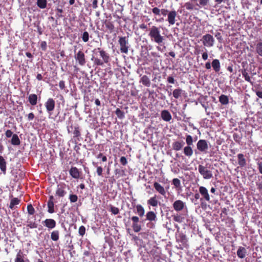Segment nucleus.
Instances as JSON below:
<instances>
[{"mask_svg": "<svg viewBox=\"0 0 262 262\" xmlns=\"http://www.w3.org/2000/svg\"><path fill=\"white\" fill-rule=\"evenodd\" d=\"M115 114L120 119H123L125 117L124 112L120 110L119 108L116 109Z\"/></svg>", "mask_w": 262, "mask_h": 262, "instance_id": "obj_42", "label": "nucleus"}, {"mask_svg": "<svg viewBox=\"0 0 262 262\" xmlns=\"http://www.w3.org/2000/svg\"><path fill=\"white\" fill-rule=\"evenodd\" d=\"M256 52L259 56H262V42H259L256 44Z\"/></svg>", "mask_w": 262, "mask_h": 262, "instance_id": "obj_41", "label": "nucleus"}, {"mask_svg": "<svg viewBox=\"0 0 262 262\" xmlns=\"http://www.w3.org/2000/svg\"><path fill=\"white\" fill-rule=\"evenodd\" d=\"M78 233L81 236H83L85 234V228L84 226H80L78 230Z\"/></svg>", "mask_w": 262, "mask_h": 262, "instance_id": "obj_50", "label": "nucleus"}, {"mask_svg": "<svg viewBox=\"0 0 262 262\" xmlns=\"http://www.w3.org/2000/svg\"><path fill=\"white\" fill-rule=\"evenodd\" d=\"M161 118L165 121H169L171 119L170 113L167 110H163L161 112Z\"/></svg>", "mask_w": 262, "mask_h": 262, "instance_id": "obj_25", "label": "nucleus"}, {"mask_svg": "<svg viewBox=\"0 0 262 262\" xmlns=\"http://www.w3.org/2000/svg\"><path fill=\"white\" fill-rule=\"evenodd\" d=\"M136 208L137 210L136 212L139 216H133L130 218V220L132 221V227L133 230L135 232H139L142 229L139 217H142L144 215L145 209L144 207L140 204L137 205L136 206Z\"/></svg>", "mask_w": 262, "mask_h": 262, "instance_id": "obj_1", "label": "nucleus"}, {"mask_svg": "<svg viewBox=\"0 0 262 262\" xmlns=\"http://www.w3.org/2000/svg\"><path fill=\"white\" fill-rule=\"evenodd\" d=\"M219 102L223 105H227L229 103V98L227 96L222 94L219 97Z\"/></svg>", "mask_w": 262, "mask_h": 262, "instance_id": "obj_35", "label": "nucleus"}, {"mask_svg": "<svg viewBox=\"0 0 262 262\" xmlns=\"http://www.w3.org/2000/svg\"><path fill=\"white\" fill-rule=\"evenodd\" d=\"M74 137L78 138L81 136L80 129L79 126H75L73 131Z\"/></svg>", "mask_w": 262, "mask_h": 262, "instance_id": "obj_45", "label": "nucleus"}, {"mask_svg": "<svg viewBox=\"0 0 262 262\" xmlns=\"http://www.w3.org/2000/svg\"><path fill=\"white\" fill-rule=\"evenodd\" d=\"M110 211L114 215L118 214L119 213V208L112 205L110 207Z\"/></svg>", "mask_w": 262, "mask_h": 262, "instance_id": "obj_49", "label": "nucleus"}, {"mask_svg": "<svg viewBox=\"0 0 262 262\" xmlns=\"http://www.w3.org/2000/svg\"><path fill=\"white\" fill-rule=\"evenodd\" d=\"M47 45L45 41H42L40 42V48L42 51H45L47 50Z\"/></svg>", "mask_w": 262, "mask_h": 262, "instance_id": "obj_57", "label": "nucleus"}, {"mask_svg": "<svg viewBox=\"0 0 262 262\" xmlns=\"http://www.w3.org/2000/svg\"><path fill=\"white\" fill-rule=\"evenodd\" d=\"M185 143L183 141H176L172 143V148L174 150L178 151L181 150L184 146Z\"/></svg>", "mask_w": 262, "mask_h": 262, "instance_id": "obj_26", "label": "nucleus"}, {"mask_svg": "<svg viewBox=\"0 0 262 262\" xmlns=\"http://www.w3.org/2000/svg\"><path fill=\"white\" fill-rule=\"evenodd\" d=\"M212 67L215 72H219L221 69L220 62L219 59H215L212 60Z\"/></svg>", "mask_w": 262, "mask_h": 262, "instance_id": "obj_29", "label": "nucleus"}, {"mask_svg": "<svg viewBox=\"0 0 262 262\" xmlns=\"http://www.w3.org/2000/svg\"><path fill=\"white\" fill-rule=\"evenodd\" d=\"M199 191L206 201L210 202V196L207 189L205 187L201 186L199 188Z\"/></svg>", "mask_w": 262, "mask_h": 262, "instance_id": "obj_21", "label": "nucleus"}, {"mask_svg": "<svg viewBox=\"0 0 262 262\" xmlns=\"http://www.w3.org/2000/svg\"><path fill=\"white\" fill-rule=\"evenodd\" d=\"M42 224L47 228L52 229L56 226V221L52 219H47L42 222Z\"/></svg>", "mask_w": 262, "mask_h": 262, "instance_id": "obj_13", "label": "nucleus"}, {"mask_svg": "<svg viewBox=\"0 0 262 262\" xmlns=\"http://www.w3.org/2000/svg\"><path fill=\"white\" fill-rule=\"evenodd\" d=\"M27 211L29 214L33 215L35 213V209L32 204H28L27 206Z\"/></svg>", "mask_w": 262, "mask_h": 262, "instance_id": "obj_47", "label": "nucleus"}, {"mask_svg": "<svg viewBox=\"0 0 262 262\" xmlns=\"http://www.w3.org/2000/svg\"><path fill=\"white\" fill-rule=\"evenodd\" d=\"M37 5L41 9L45 8L47 6V0H37Z\"/></svg>", "mask_w": 262, "mask_h": 262, "instance_id": "obj_40", "label": "nucleus"}, {"mask_svg": "<svg viewBox=\"0 0 262 262\" xmlns=\"http://www.w3.org/2000/svg\"><path fill=\"white\" fill-rule=\"evenodd\" d=\"M13 135V132L10 129L7 130L5 132V135L7 138H10L11 136L12 137Z\"/></svg>", "mask_w": 262, "mask_h": 262, "instance_id": "obj_60", "label": "nucleus"}, {"mask_svg": "<svg viewBox=\"0 0 262 262\" xmlns=\"http://www.w3.org/2000/svg\"><path fill=\"white\" fill-rule=\"evenodd\" d=\"M257 165L259 171L261 174H262V162H258L257 163Z\"/></svg>", "mask_w": 262, "mask_h": 262, "instance_id": "obj_64", "label": "nucleus"}, {"mask_svg": "<svg viewBox=\"0 0 262 262\" xmlns=\"http://www.w3.org/2000/svg\"><path fill=\"white\" fill-rule=\"evenodd\" d=\"M159 201L156 195L151 197L149 200H147V204L152 207H157Z\"/></svg>", "mask_w": 262, "mask_h": 262, "instance_id": "obj_24", "label": "nucleus"}, {"mask_svg": "<svg viewBox=\"0 0 262 262\" xmlns=\"http://www.w3.org/2000/svg\"><path fill=\"white\" fill-rule=\"evenodd\" d=\"M13 173L16 174V176L15 177V179H16V180H22L25 178V173L20 169L13 170Z\"/></svg>", "mask_w": 262, "mask_h": 262, "instance_id": "obj_20", "label": "nucleus"}, {"mask_svg": "<svg viewBox=\"0 0 262 262\" xmlns=\"http://www.w3.org/2000/svg\"><path fill=\"white\" fill-rule=\"evenodd\" d=\"M59 231L54 230L51 232V239L54 242H57L59 239Z\"/></svg>", "mask_w": 262, "mask_h": 262, "instance_id": "obj_32", "label": "nucleus"}, {"mask_svg": "<svg viewBox=\"0 0 262 262\" xmlns=\"http://www.w3.org/2000/svg\"><path fill=\"white\" fill-rule=\"evenodd\" d=\"M197 149L199 151L204 152L208 149V145L206 140L201 139L196 144Z\"/></svg>", "mask_w": 262, "mask_h": 262, "instance_id": "obj_8", "label": "nucleus"}, {"mask_svg": "<svg viewBox=\"0 0 262 262\" xmlns=\"http://www.w3.org/2000/svg\"><path fill=\"white\" fill-rule=\"evenodd\" d=\"M120 162L122 165L125 166L127 164V161L125 157L122 156L120 158Z\"/></svg>", "mask_w": 262, "mask_h": 262, "instance_id": "obj_55", "label": "nucleus"}, {"mask_svg": "<svg viewBox=\"0 0 262 262\" xmlns=\"http://www.w3.org/2000/svg\"><path fill=\"white\" fill-rule=\"evenodd\" d=\"M0 169L2 172L5 174L6 172V161L2 156H0Z\"/></svg>", "mask_w": 262, "mask_h": 262, "instance_id": "obj_30", "label": "nucleus"}, {"mask_svg": "<svg viewBox=\"0 0 262 262\" xmlns=\"http://www.w3.org/2000/svg\"><path fill=\"white\" fill-rule=\"evenodd\" d=\"M118 43L120 45V50L121 53L127 54L129 49V43L128 37L119 36Z\"/></svg>", "mask_w": 262, "mask_h": 262, "instance_id": "obj_3", "label": "nucleus"}, {"mask_svg": "<svg viewBox=\"0 0 262 262\" xmlns=\"http://www.w3.org/2000/svg\"><path fill=\"white\" fill-rule=\"evenodd\" d=\"M74 58L80 66L85 65L86 63L85 55L82 51L79 50L77 53H75Z\"/></svg>", "mask_w": 262, "mask_h": 262, "instance_id": "obj_6", "label": "nucleus"}, {"mask_svg": "<svg viewBox=\"0 0 262 262\" xmlns=\"http://www.w3.org/2000/svg\"><path fill=\"white\" fill-rule=\"evenodd\" d=\"M209 4V0H199V5L197 4L200 7H204Z\"/></svg>", "mask_w": 262, "mask_h": 262, "instance_id": "obj_48", "label": "nucleus"}, {"mask_svg": "<svg viewBox=\"0 0 262 262\" xmlns=\"http://www.w3.org/2000/svg\"><path fill=\"white\" fill-rule=\"evenodd\" d=\"M59 86L61 90H63L65 88V82L63 80H61L59 82Z\"/></svg>", "mask_w": 262, "mask_h": 262, "instance_id": "obj_63", "label": "nucleus"}, {"mask_svg": "<svg viewBox=\"0 0 262 262\" xmlns=\"http://www.w3.org/2000/svg\"><path fill=\"white\" fill-rule=\"evenodd\" d=\"M185 7L188 10H192L194 8L193 5L190 2H187L185 4Z\"/></svg>", "mask_w": 262, "mask_h": 262, "instance_id": "obj_56", "label": "nucleus"}, {"mask_svg": "<svg viewBox=\"0 0 262 262\" xmlns=\"http://www.w3.org/2000/svg\"><path fill=\"white\" fill-rule=\"evenodd\" d=\"M14 262H30V261L23 252L19 250L15 257Z\"/></svg>", "mask_w": 262, "mask_h": 262, "instance_id": "obj_9", "label": "nucleus"}, {"mask_svg": "<svg viewBox=\"0 0 262 262\" xmlns=\"http://www.w3.org/2000/svg\"><path fill=\"white\" fill-rule=\"evenodd\" d=\"M140 82L147 87L150 86V81L148 77L146 75H143L140 79Z\"/></svg>", "mask_w": 262, "mask_h": 262, "instance_id": "obj_27", "label": "nucleus"}, {"mask_svg": "<svg viewBox=\"0 0 262 262\" xmlns=\"http://www.w3.org/2000/svg\"><path fill=\"white\" fill-rule=\"evenodd\" d=\"M66 185L60 183L57 185V188L56 191V194L59 197H63L65 195L67 192L66 191Z\"/></svg>", "mask_w": 262, "mask_h": 262, "instance_id": "obj_11", "label": "nucleus"}, {"mask_svg": "<svg viewBox=\"0 0 262 262\" xmlns=\"http://www.w3.org/2000/svg\"><path fill=\"white\" fill-rule=\"evenodd\" d=\"M183 152L186 156L188 157H191L193 155V150L191 146L187 145L185 146L184 148Z\"/></svg>", "mask_w": 262, "mask_h": 262, "instance_id": "obj_33", "label": "nucleus"}, {"mask_svg": "<svg viewBox=\"0 0 262 262\" xmlns=\"http://www.w3.org/2000/svg\"><path fill=\"white\" fill-rule=\"evenodd\" d=\"M99 54L100 57L102 59V61L105 63H107L110 61V56L108 53H107L105 51L101 49L100 48H98Z\"/></svg>", "mask_w": 262, "mask_h": 262, "instance_id": "obj_14", "label": "nucleus"}, {"mask_svg": "<svg viewBox=\"0 0 262 262\" xmlns=\"http://www.w3.org/2000/svg\"><path fill=\"white\" fill-rule=\"evenodd\" d=\"M246 249L243 247H239L237 251V255L240 258H244L246 255Z\"/></svg>", "mask_w": 262, "mask_h": 262, "instance_id": "obj_31", "label": "nucleus"}, {"mask_svg": "<svg viewBox=\"0 0 262 262\" xmlns=\"http://www.w3.org/2000/svg\"><path fill=\"white\" fill-rule=\"evenodd\" d=\"M177 15V12L175 10L170 11L169 12H168L166 20L168 22L169 25H173L175 24Z\"/></svg>", "mask_w": 262, "mask_h": 262, "instance_id": "obj_12", "label": "nucleus"}, {"mask_svg": "<svg viewBox=\"0 0 262 262\" xmlns=\"http://www.w3.org/2000/svg\"><path fill=\"white\" fill-rule=\"evenodd\" d=\"M238 164L239 167H244L246 166V160L245 158V156L243 154H238L237 156Z\"/></svg>", "mask_w": 262, "mask_h": 262, "instance_id": "obj_19", "label": "nucleus"}, {"mask_svg": "<svg viewBox=\"0 0 262 262\" xmlns=\"http://www.w3.org/2000/svg\"><path fill=\"white\" fill-rule=\"evenodd\" d=\"M27 225L28 227H29L31 229L36 228L37 227V224H36L35 222L27 221Z\"/></svg>", "mask_w": 262, "mask_h": 262, "instance_id": "obj_46", "label": "nucleus"}, {"mask_svg": "<svg viewBox=\"0 0 262 262\" xmlns=\"http://www.w3.org/2000/svg\"><path fill=\"white\" fill-rule=\"evenodd\" d=\"M173 220L178 223H181L183 221V218L180 215L177 214L173 215Z\"/></svg>", "mask_w": 262, "mask_h": 262, "instance_id": "obj_53", "label": "nucleus"}, {"mask_svg": "<svg viewBox=\"0 0 262 262\" xmlns=\"http://www.w3.org/2000/svg\"><path fill=\"white\" fill-rule=\"evenodd\" d=\"M20 202V200L17 198H12L10 203L9 208L12 209L15 205H18Z\"/></svg>", "mask_w": 262, "mask_h": 262, "instance_id": "obj_37", "label": "nucleus"}, {"mask_svg": "<svg viewBox=\"0 0 262 262\" xmlns=\"http://www.w3.org/2000/svg\"><path fill=\"white\" fill-rule=\"evenodd\" d=\"M48 205V212L50 213H53L55 212L54 210V196L50 195L47 203Z\"/></svg>", "mask_w": 262, "mask_h": 262, "instance_id": "obj_16", "label": "nucleus"}, {"mask_svg": "<svg viewBox=\"0 0 262 262\" xmlns=\"http://www.w3.org/2000/svg\"><path fill=\"white\" fill-rule=\"evenodd\" d=\"M107 30L109 31L110 33H112L114 31L115 26L113 23L109 20L105 19L103 21Z\"/></svg>", "mask_w": 262, "mask_h": 262, "instance_id": "obj_23", "label": "nucleus"}, {"mask_svg": "<svg viewBox=\"0 0 262 262\" xmlns=\"http://www.w3.org/2000/svg\"><path fill=\"white\" fill-rule=\"evenodd\" d=\"M146 219L147 220L151 222L155 221L157 219L156 214L154 211H148L146 213Z\"/></svg>", "mask_w": 262, "mask_h": 262, "instance_id": "obj_28", "label": "nucleus"}, {"mask_svg": "<svg viewBox=\"0 0 262 262\" xmlns=\"http://www.w3.org/2000/svg\"><path fill=\"white\" fill-rule=\"evenodd\" d=\"M215 37L217 38L220 42H222L223 41V37L220 32H217L215 34Z\"/></svg>", "mask_w": 262, "mask_h": 262, "instance_id": "obj_58", "label": "nucleus"}, {"mask_svg": "<svg viewBox=\"0 0 262 262\" xmlns=\"http://www.w3.org/2000/svg\"><path fill=\"white\" fill-rule=\"evenodd\" d=\"M242 74L243 77H244L245 80L246 81L250 82L251 84H253V82L251 81L250 77L249 76L246 69H244L242 70Z\"/></svg>", "mask_w": 262, "mask_h": 262, "instance_id": "obj_38", "label": "nucleus"}, {"mask_svg": "<svg viewBox=\"0 0 262 262\" xmlns=\"http://www.w3.org/2000/svg\"><path fill=\"white\" fill-rule=\"evenodd\" d=\"M202 40L203 45L207 47H212L214 43V38L209 34H206L203 35Z\"/></svg>", "mask_w": 262, "mask_h": 262, "instance_id": "obj_5", "label": "nucleus"}, {"mask_svg": "<svg viewBox=\"0 0 262 262\" xmlns=\"http://www.w3.org/2000/svg\"><path fill=\"white\" fill-rule=\"evenodd\" d=\"M154 187L156 190L161 194L164 195L165 194V191L163 186L157 182H155L154 184Z\"/></svg>", "mask_w": 262, "mask_h": 262, "instance_id": "obj_34", "label": "nucleus"}, {"mask_svg": "<svg viewBox=\"0 0 262 262\" xmlns=\"http://www.w3.org/2000/svg\"><path fill=\"white\" fill-rule=\"evenodd\" d=\"M11 143L13 145H19L20 144V141L17 135L14 134L12 136Z\"/></svg>", "mask_w": 262, "mask_h": 262, "instance_id": "obj_36", "label": "nucleus"}, {"mask_svg": "<svg viewBox=\"0 0 262 262\" xmlns=\"http://www.w3.org/2000/svg\"><path fill=\"white\" fill-rule=\"evenodd\" d=\"M94 64L96 66H103L104 64V62L102 61V60H101L98 58H95L94 59Z\"/></svg>", "mask_w": 262, "mask_h": 262, "instance_id": "obj_51", "label": "nucleus"}, {"mask_svg": "<svg viewBox=\"0 0 262 262\" xmlns=\"http://www.w3.org/2000/svg\"><path fill=\"white\" fill-rule=\"evenodd\" d=\"M177 241L183 244H185L187 242L186 236L183 233L179 234L178 237L177 238Z\"/></svg>", "mask_w": 262, "mask_h": 262, "instance_id": "obj_39", "label": "nucleus"}, {"mask_svg": "<svg viewBox=\"0 0 262 262\" xmlns=\"http://www.w3.org/2000/svg\"><path fill=\"white\" fill-rule=\"evenodd\" d=\"M152 12L155 15H160L161 12L162 15L165 16L168 15L169 11L166 9H162L160 10L158 7H155L152 9Z\"/></svg>", "mask_w": 262, "mask_h": 262, "instance_id": "obj_17", "label": "nucleus"}, {"mask_svg": "<svg viewBox=\"0 0 262 262\" xmlns=\"http://www.w3.org/2000/svg\"><path fill=\"white\" fill-rule=\"evenodd\" d=\"M89 34L87 31L83 32L81 35L82 40L84 42H86L89 41Z\"/></svg>", "mask_w": 262, "mask_h": 262, "instance_id": "obj_44", "label": "nucleus"}, {"mask_svg": "<svg viewBox=\"0 0 262 262\" xmlns=\"http://www.w3.org/2000/svg\"><path fill=\"white\" fill-rule=\"evenodd\" d=\"M69 199L71 203H75L77 201L78 197L76 194H70L69 196Z\"/></svg>", "mask_w": 262, "mask_h": 262, "instance_id": "obj_52", "label": "nucleus"}, {"mask_svg": "<svg viewBox=\"0 0 262 262\" xmlns=\"http://www.w3.org/2000/svg\"><path fill=\"white\" fill-rule=\"evenodd\" d=\"M167 81L169 83L174 84L176 80L172 76H168L167 78Z\"/></svg>", "mask_w": 262, "mask_h": 262, "instance_id": "obj_62", "label": "nucleus"}, {"mask_svg": "<svg viewBox=\"0 0 262 262\" xmlns=\"http://www.w3.org/2000/svg\"><path fill=\"white\" fill-rule=\"evenodd\" d=\"M200 194L199 193H195L194 195V198L192 199V202L194 203V204H198V200L200 199Z\"/></svg>", "mask_w": 262, "mask_h": 262, "instance_id": "obj_54", "label": "nucleus"}, {"mask_svg": "<svg viewBox=\"0 0 262 262\" xmlns=\"http://www.w3.org/2000/svg\"><path fill=\"white\" fill-rule=\"evenodd\" d=\"M28 101L29 102L30 104L31 105L34 106V105H36V104L37 103V100H38V97H37V95H36L35 94H30L28 96Z\"/></svg>", "mask_w": 262, "mask_h": 262, "instance_id": "obj_22", "label": "nucleus"}, {"mask_svg": "<svg viewBox=\"0 0 262 262\" xmlns=\"http://www.w3.org/2000/svg\"><path fill=\"white\" fill-rule=\"evenodd\" d=\"M193 138H192V136H190V135H186V143L187 145L188 146L193 145Z\"/></svg>", "mask_w": 262, "mask_h": 262, "instance_id": "obj_43", "label": "nucleus"}, {"mask_svg": "<svg viewBox=\"0 0 262 262\" xmlns=\"http://www.w3.org/2000/svg\"><path fill=\"white\" fill-rule=\"evenodd\" d=\"M185 207L184 203L181 200H177L175 201L173 204L174 209L177 211L182 210Z\"/></svg>", "mask_w": 262, "mask_h": 262, "instance_id": "obj_18", "label": "nucleus"}, {"mask_svg": "<svg viewBox=\"0 0 262 262\" xmlns=\"http://www.w3.org/2000/svg\"><path fill=\"white\" fill-rule=\"evenodd\" d=\"M97 158H101V160L102 162H106L107 161V158L105 156H103V154L102 153H99L97 156Z\"/></svg>", "mask_w": 262, "mask_h": 262, "instance_id": "obj_59", "label": "nucleus"}, {"mask_svg": "<svg viewBox=\"0 0 262 262\" xmlns=\"http://www.w3.org/2000/svg\"><path fill=\"white\" fill-rule=\"evenodd\" d=\"M183 92L184 91L180 88L176 89L172 92L173 97L176 99H179L182 96ZM167 92L169 96L171 95L172 93L171 91H167Z\"/></svg>", "mask_w": 262, "mask_h": 262, "instance_id": "obj_15", "label": "nucleus"}, {"mask_svg": "<svg viewBox=\"0 0 262 262\" xmlns=\"http://www.w3.org/2000/svg\"><path fill=\"white\" fill-rule=\"evenodd\" d=\"M199 171L200 173L203 176V178L206 179H210L212 176V173L211 171L208 169V168L203 165H200L199 166Z\"/></svg>", "mask_w": 262, "mask_h": 262, "instance_id": "obj_7", "label": "nucleus"}, {"mask_svg": "<svg viewBox=\"0 0 262 262\" xmlns=\"http://www.w3.org/2000/svg\"><path fill=\"white\" fill-rule=\"evenodd\" d=\"M35 118V115L33 113H30L27 115V119L28 121H31L33 120Z\"/></svg>", "mask_w": 262, "mask_h": 262, "instance_id": "obj_61", "label": "nucleus"}, {"mask_svg": "<svg viewBox=\"0 0 262 262\" xmlns=\"http://www.w3.org/2000/svg\"><path fill=\"white\" fill-rule=\"evenodd\" d=\"M148 35L152 41L157 43L159 45H162L163 43L164 37L161 35L160 31L157 27L152 26L149 30Z\"/></svg>", "mask_w": 262, "mask_h": 262, "instance_id": "obj_2", "label": "nucleus"}, {"mask_svg": "<svg viewBox=\"0 0 262 262\" xmlns=\"http://www.w3.org/2000/svg\"><path fill=\"white\" fill-rule=\"evenodd\" d=\"M69 173L70 176L75 179L82 180L84 179L82 171L76 167L71 166L69 170Z\"/></svg>", "mask_w": 262, "mask_h": 262, "instance_id": "obj_4", "label": "nucleus"}, {"mask_svg": "<svg viewBox=\"0 0 262 262\" xmlns=\"http://www.w3.org/2000/svg\"><path fill=\"white\" fill-rule=\"evenodd\" d=\"M47 111L51 114V112H52L55 106V101L53 98H49L45 104Z\"/></svg>", "mask_w": 262, "mask_h": 262, "instance_id": "obj_10", "label": "nucleus"}]
</instances>
